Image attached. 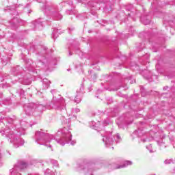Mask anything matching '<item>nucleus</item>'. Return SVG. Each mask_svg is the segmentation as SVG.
<instances>
[{
	"label": "nucleus",
	"mask_w": 175,
	"mask_h": 175,
	"mask_svg": "<svg viewBox=\"0 0 175 175\" xmlns=\"http://www.w3.org/2000/svg\"><path fill=\"white\" fill-rule=\"evenodd\" d=\"M62 137L59 139H56L57 143L60 146H64L66 144H70L71 146H75L76 141H72V133L66 128L62 129Z\"/></svg>",
	"instance_id": "1"
},
{
	"label": "nucleus",
	"mask_w": 175,
	"mask_h": 175,
	"mask_svg": "<svg viewBox=\"0 0 175 175\" xmlns=\"http://www.w3.org/2000/svg\"><path fill=\"white\" fill-rule=\"evenodd\" d=\"M43 130L40 129V131H38L35 133V139L36 143L38 144L43 145L44 144L43 142H46V143H50L53 139H54L53 135H50L49 133H46L43 131Z\"/></svg>",
	"instance_id": "2"
},
{
	"label": "nucleus",
	"mask_w": 175,
	"mask_h": 175,
	"mask_svg": "<svg viewBox=\"0 0 175 175\" xmlns=\"http://www.w3.org/2000/svg\"><path fill=\"white\" fill-rule=\"evenodd\" d=\"M6 133V137L10 139V143H13L15 145V147H18L19 146H23L24 144V140L21 139V138H17L13 134V132L10 131V133L5 131Z\"/></svg>",
	"instance_id": "3"
},
{
	"label": "nucleus",
	"mask_w": 175,
	"mask_h": 175,
	"mask_svg": "<svg viewBox=\"0 0 175 175\" xmlns=\"http://www.w3.org/2000/svg\"><path fill=\"white\" fill-rule=\"evenodd\" d=\"M25 111L27 116H31L33 114V111H35V105L33 103H30L24 107Z\"/></svg>",
	"instance_id": "4"
},
{
	"label": "nucleus",
	"mask_w": 175,
	"mask_h": 175,
	"mask_svg": "<svg viewBox=\"0 0 175 175\" xmlns=\"http://www.w3.org/2000/svg\"><path fill=\"white\" fill-rule=\"evenodd\" d=\"M46 10H51L52 13V17H54V18H56V20H62V15L58 12V10L55 8H46Z\"/></svg>",
	"instance_id": "5"
},
{
	"label": "nucleus",
	"mask_w": 175,
	"mask_h": 175,
	"mask_svg": "<svg viewBox=\"0 0 175 175\" xmlns=\"http://www.w3.org/2000/svg\"><path fill=\"white\" fill-rule=\"evenodd\" d=\"M27 167H28V163H25V161H20L18 165L14 167V171L17 172L18 170H23L27 169Z\"/></svg>",
	"instance_id": "6"
},
{
	"label": "nucleus",
	"mask_w": 175,
	"mask_h": 175,
	"mask_svg": "<svg viewBox=\"0 0 175 175\" xmlns=\"http://www.w3.org/2000/svg\"><path fill=\"white\" fill-rule=\"evenodd\" d=\"M42 84H43V87H44V90H47V88H49V87H50V84H51V82L50 81H49V79H44L42 80Z\"/></svg>",
	"instance_id": "7"
},
{
	"label": "nucleus",
	"mask_w": 175,
	"mask_h": 175,
	"mask_svg": "<svg viewBox=\"0 0 175 175\" xmlns=\"http://www.w3.org/2000/svg\"><path fill=\"white\" fill-rule=\"evenodd\" d=\"M36 29H42L43 28V24H42V21L38 20L34 24Z\"/></svg>",
	"instance_id": "8"
},
{
	"label": "nucleus",
	"mask_w": 175,
	"mask_h": 175,
	"mask_svg": "<svg viewBox=\"0 0 175 175\" xmlns=\"http://www.w3.org/2000/svg\"><path fill=\"white\" fill-rule=\"evenodd\" d=\"M103 142H104L106 147H107V148L110 147V139L109 137H104L103 138Z\"/></svg>",
	"instance_id": "9"
},
{
	"label": "nucleus",
	"mask_w": 175,
	"mask_h": 175,
	"mask_svg": "<svg viewBox=\"0 0 175 175\" xmlns=\"http://www.w3.org/2000/svg\"><path fill=\"white\" fill-rule=\"evenodd\" d=\"M59 105L57 107V110H64L65 109V100H62L61 103H59Z\"/></svg>",
	"instance_id": "10"
},
{
	"label": "nucleus",
	"mask_w": 175,
	"mask_h": 175,
	"mask_svg": "<svg viewBox=\"0 0 175 175\" xmlns=\"http://www.w3.org/2000/svg\"><path fill=\"white\" fill-rule=\"evenodd\" d=\"M89 75L90 76V80H96V75L94 73L93 70L89 71Z\"/></svg>",
	"instance_id": "11"
},
{
	"label": "nucleus",
	"mask_w": 175,
	"mask_h": 175,
	"mask_svg": "<svg viewBox=\"0 0 175 175\" xmlns=\"http://www.w3.org/2000/svg\"><path fill=\"white\" fill-rule=\"evenodd\" d=\"M45 174L55 175V173L54 172V171L50 169H46L45 171Z\"/></svg>",
	"instance_id": "12"
},
{
	"label": "nucleus",
	"mask_w": 175,
	"mask_h": 175,
	"mask_svg": "<svg viewBox=\"0 0 175 175\" xmlns=\"http://www.w3.org/2000/svg\"><path fill=\"white\" fill-rule=\"evenodd\" d=\"M109 122H110V119L109 118H107V120H105L103 122V126H107V125H109Z\"/></svg>",
	"instance_id": "13"
},
{
	"label": "nucleus",
	"mask_w": 175,
	"mask_h": 175,
	"mask_svg": "<svg viewBox=\"0 0 175 175\" xmlns=\"http://www.w3.org/2000/svg\"><path fill=\"white\" fill-rule=\"evenodd\" d=\"M51 163L53 166H55V167H58V162L56 160L51 159Z\"/></svg>",
	"instance_id": "14"
},
{
	"label": "nucleus",
	"mask_w": 175,
	"mask_h": 175,
	"mask_svg": "<svg viewBox=\"0 0 175 175\" xmlns=\"http://www.w3.org/2000/svg\"><path fill=\"white\" fill-rule=\"evenodd\" d=\"M83 170H85V172H88V173H91V169H90V167H88V165H85Z\"/></svg>",
	"instance_id": "15"
},
{
	"label": "nucleus",
	"mask_w": 175,
	"mask_h": 175,
	"mask_svg": "<svg viewBox=\"0 0 175 175\" xmlns=\"http://www.w3.org/2000/svg\"><path fill=\"white\" fill-rule=\"evenodd\" d=\"M75 102L76 103H80V102H81V98H79V96H77L75 97Z\"/></svg>",
	"instance_id": "16"
},
{
	"label": "nucleus",
	"mask_w": 175,
	"mask_h": 175,
	"mask_svg": "<svg viewBox=\"0 0 175 175\" xmlns=\"http://www.w3.org/2000/svg\"><path fill=\"white\" fill-rule=\"evenodd\" d=\"M75 113H80V109L79 108L75 109Z\"/></svg>",
	"instance_id": "17"
},
{
	"label": "nucleus",
	"mask_w": 175,
	"mask_h": 175,
	"mask_svg": "<svg viewBox=\"0 0 175 175\" xmlns=\"http://www.w3.org/2000/svg\"><path fill=\"white\" fill-rule=\"evenodd\" d=\"M55 33V32H53V39H55V38H57V36H55V35H54Z\"/></svg>",
	"instance_id": "18"
},
{
	"label": "nucleus",
	"mask_w": 175,
	"mask_h": 175,
	"mask_svg": "<svg viewBox=\"0 0 175 175\" xmlns=\"http://www.w3.org/2000/svg\"><path fill=\"white\" fill-rule=\"evenodd\" d=\"M29 175H39L38 174H30Z\"/></svg>",
	"instance_id": "19"
},
{
	"label": "nucleus",
	"mask_w": 175,
	"mask_h": 175,
	"mask_svg": "<svg viewBox=\"0 0 175 175\" xmlns=\"http://www.w3.org/2000/svg\"><path fill=\"white\" fill-rule=\"evenodd\" d=\"M69 55H72V53L70 52V53H69Z\"/></svg>",
	"instance_id": "20"
},
{
	"label": "nucleus",
	"mask_w": 175,
	"mask_h": 175,
	"mask_svg": "<svg viewBox=\"0 0 175 175\" xmlns=\"http://www.w3.org/2000/svg\"><path fill=\"white\" fill-rule=\"evenodd\" d=\"M67 70H68V72H69V70H70V69H68Z\"/></svg>",
	"instance_id": "21"
},
{
	"label": "nucleus",
	"mask_w": 175,
	"mask_h": 175,
	"mask_svg": "<svg viewBox=\"0 0 175 175\" xmlns=\"http://www.w3.org/2000/svg\"><path fill=\"white\" fill-rule=\"evenodd\" d=\"M49 147H51V145H49Z\"/></svg>",
	"instance_id": "22"
},
{
	"label": "nucleus",
	"mask_w": 175,
	"mask_h": 175,
	"mask_svg": "<svg viewBox=\"0 0 175 175\" xmlns=\"http://www.w3.org/2000/svg\"><path fill=\"white\" fill-rule=\"evenodd\" d=\"M120 167H119V169H120Z\"/></svg>",
	"instance_id": "23"
},
{
	"label": "nucleus",
	"mask_w": 175,
	"mask_h": 175,
	"mask_svg": "<svg viewBox=\"0 0 175 175\" xmlns=\"http://www.w3.org/2000/svg\"><path fill=\"white\" fill-rule=\"evenodd\" d=\"M120 167H119V169H120Z\"/></svg>",
	"instance_id": "24"
}]
</instances>
